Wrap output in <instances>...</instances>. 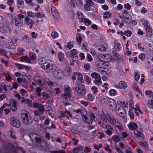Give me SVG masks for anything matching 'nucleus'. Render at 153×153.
<instances>
[{"instance_id": "c9c22d12", "label": "nucleus", "mask_w": 153, "mask_h": 153, "mask_svg": "<svg viewBox=\"0 0 153 153\" xmlns=\"http://www.w3.org/2000/svg\"><path fill=\"white\" fill-rule=\"evenodd\" d=\"M70 57H72L74 56H76L78 52L76 49H72L70 52Z\"/></svg>"}, {"instance_id": "3c124183", "label": "nucleus", "mask_w": 153, "mask_h": 153, "mask_svg": "<svg viewBox=\"0 0 153 153\" xmlns=\"http://www.w3.org/2000/svg\"><path fill=\"white\" fill-rule=\"evenodd\" d=\"M82 38L79 34H77L76 36V41L77 43L80 45L82 41Z\"/></svg>"}, {"instance_id": "79ce46f5", "label": "nucleus", "mask_w": 153, "mask_h": 153, "mask_svg": "<svg viewBox=\"0 0 153 153\" xmlns=\"http://www.w3.org/2000/svg\"><path fill=\"white\" fill-rule=\"evenodd\" d=\"M111 16V13L108 11L105 12L103 13V17L105 19H107L110 18Z\"/></svg>"}, {"instance_id": "7ed1b4c3", "label": "nucleus", "mask_w": 153, "mask_h": 153, "mask_svg": "<svg viewBox=\"0 0 153 153\" xmlns=\"http://www.w3.org/2000/svg\"><path fill=\"white\" fill-rule=\"evenodd\" d=\"M21 117L22 122L25 125H30L33 122L32 117L31 115L28 111L26 110L21 111Z\"/></svg>"}, {"instance_id": "9d476101", "label": "nucleus", "mask_w": 153, "mask_h": 153, "mask_svg": "<svg viewBox=\"0 0 153 153\" xmlns=\"http://www.w3.org/2000/svg\"><path fill=\"white\" fill-rule=\"evenodd\" d=\"M74 89L77 94L82 96L84 95L86 93L85 88L81 84H79L77 86L74 87Z\"/></svg>"}, {"instance_id": "4be33fe9", "label": "nucleus", "mask_w": 153, "mask_h": 153, "mask_svg": "<svg viewBox=\"0 0 153 153\" xmlns=\"http://www.w3.org/2000/svg\"><path fill=\"white\" fill-rule=\"evenodd\" d=\"M134 112L137 116H139L140 114H143V112L140 108V105L139 104L135 105L134 108Z\"/></svg>"}, {"instance_id": "2f4dec72", "label": "nucleus", "mask_w": 153, "mask_h": 153, "mask_svg": "<svg viewBox=\"0 0 153 153\" xmlns=\"http://www.w3.org/2000/svg\"><path fill=\"white\" fill-rule=\"evenodd\" d=\"M83 147L81 146H77L74 148L73 152V153H79L80 152L83 150Z\"/></svg>"}, {"instance_id": "c756f323", "label": "nucleus", "mask_w": 153, "mask_h": 153, "mask_svg": "<svg viewBox=\"0 0 153 153\" xmlns=\"http://www.w3.org/2000/svg\"><path fill=\"white\" fill-rule=\"evenodd\" d=\"M24 3L23 0H17L16 3V7L18 9L23 8Z\"/></svg>"}, {"instance_id": "c85d7f7f", "label": "nucleus", "mask_w": 153, "mask_h": 153, "mask_svg": "<svg viewBox=\"0 0 153 153\" xmlns=\"http://www.w3.org/2000/svg\"><path fill=\"white\" fill-rule=\"evenodd\" d=\"M20 60L21 62L30 63L31 62V60L29 57L26 56H24L20 58Z\"/></svg>"}, {"instance_id": "6ab92c4d", "label": "nucleus", "mask_w": 153, "mask_h": 153, "mask_svg": "<svg viewBox=\"0 0 153 153\" xmlns=\"http://www.w3.org/2000/svg\"><path fill=\"white\" fill-rule=\"evenodd\" d=\"M103 128L106 129L105 133L108 136H111L112 134L113 128L110 125H107L105 127H103Z\"/></svg>"}, {"instance_id": "f257e3e1", "label": "nucleus", "mask_w": 153, "mask_h": 153, "mask_svg": "<svg viewBox=\"0 0 153 153\" xmlns=\"http://www.w3.org/2000/svg\"><path fill=\"white\" fill-rule=\"evenodd\" d=\"M47 72L52 73L53 76L58 79H60L63 78L64 75L62 71L58 68L53 64H52L51 67L50 68V70Z\"/></svg>"}, {"instance_id": "2eb2a0df", "label": "nucleus", "mask_w": 153, "mask_h": 153, "mask_svg": "<svg viewBox=\"0 0 153 153\" xmlns=\"http://www.w3.org/2000/svg\"><path fill=\"white\" fill-rule=\"evenodd\" d=\"M80 113L82 115V118L84 121L90 124L92 123L91 120H90L89 119H88V117L86 115L87 113L85 110L84 109L81 110Z\"/></svg>"}, {"instance_id": "8fccbe9b", "label": "nucleus", "mask_w": 153, "mask_h": 153, "mask_svg": "<svg viewBox=\"0 0 153 153\" xmlns=\"http://www.w3.org/2000/svg\"><path fill=\"white\" fill-rule=\"evenodd\" d=\"M64 55L63 53L59 52L58 54V57L60 61H62L64 58Z\"/></svg>"}, {"instance_id": "6e6d98bb", "label": "nucleus", "mask_w": 153, "mask_h": 153, "mask_svg": "<svg viewBox=\"0 0 153 153\" xmlns=\"http://www.w3.org/2000/svg\"><path fill=\"white\" fill-rule=\"evenodd\" d=\"M146 96L148 97H151L153 96V93L150 90L146 91L145 92Z\"/></svg>"}, {"instance_id": "c03bdc74", "label": "nucleus", "mask_w": 153, "mask_h": 153, "mask_svg": "<svg viewBox=\"0 0 153 153\" xmlns=\"http://www.w3.org/2000/svg\"><path fill=\"white\" fill-rule=\"evenodd\" d=\"M17 51L18 53L16 54V55H22L24 54L25 52V50L22 48H19L17 49Z\"/></svg>"}, {"instance_id": "4d7b16f0", "label": "nucleus", "mask_w": 153, "mask_h": 153, "mask_svg": "<svg viewBox=\"0 0 153 153\" xmlns=\"http://www.w3.org/2000/svg\"><path fill=\"white\" fill-rule=\"evenodd\" d=\"M111 138L114 141L116 142H117L120 140V138L117 136L116 135H113Z\"/></svg>"}, {"instance_id": "f8f14e48", "label": "nucleus", "mask_w": 153, "mask_h": 153, "mask_svg": "<svg viewBox=\"0 0 153 153\" xmlns=\"http://www.w3.org/2000/svg\"><path fill=\"white\" fill-rule=\"evenodd\" d=\"M108 102L109 107L110 109L112 111L117 110L118 106L115 101L112 99L109 98L108 100Z\"/></svg>"}, {"instance_id": "20e7f679", "label": "nucleus", "mask_w": 153, "mask_h": 153, "mask_svg": "<svg viewBox=\"0 0 153 153\" xmlns=\"http://www.w3.org/2000/svg\"><path fill=\"white\" fill-rule=\"evenodd\" d=\"M118 106L116 111L117 114L122 118H124L126 116V111L123 107L126 106L127 103L125 102L118 100L117 102Z\"/></svg>"}, {"instance_id": "09e8293b", "label": "nucleus", "mask_w": 153, "mask_h": 153, "mask_svg": "<svg viewBox=\"0 0 153 153\" xmlns=\"http://www.w3.org/2000/svg\"><path fill=\"white\" fill-rule=\"evenodd\" d=\"M52 38L53 39L57 38L58 37L59 35L57 32L56 31H53L51 33Z\"/></svg>"}, {"instance_id": "9b49d317", "label": "nucleus", "mask_w": 153, "mask_h": 153, "mask_svg": "<svg viewBox=\"0 0 153 153\" xmlns=\"http://www.w3.org/2000/svg\"><path fill=\"white\" fill-rule=\"evenodd\" d=\"M71 78L73 80H75L77 79V80L81 82H82L83 81L82 75L79 72H74L73 75L71 76Z\"/></svg>"}, {"instance_id": "473e14b6", "label": "nucleus", "mask_w": 153, "mask_h": 153, "mask_svg": "<svg viewBox=\"0 0 153 153\" xmlns=\"http://www.w3.org/2000/svg\"><path fill=\"white\" fill-rule=\"evenodd\" d=\"M81 22L83 23L85 25L87 26L90 25L91 24V22L87 18H84L82 21Z\"/></svg>"}, {"instance_id": "4c0bfd02", "label": "nucleus", "mask_w": 153, "mask_h": 153, "mask_svg": "<svg viewBox=\"0 0 153 153\" xmlns=\"http://www.w3.org/2000/svg\"><path fill=\"white\" fill-rule=\"evenodd\" d=\"M93 83L97 85H100L102 83L101 77L98 79H95L93 81Z\"/></svg>"}, {"instance_id": "4468645a", "label": "nucleus", "mask_w": 153, "mask_h": 153, "mask_svg": "<svg viewBox=\"0 0 153 153\" xmlns=\"http://www.w3.org/2000/svg\"><path fill=\"white\" fill-rule=\"evenodd\" d=\"M25 24L26 25L29 26V28L32 29L33 27V25L34 24V21L32 19H30L28 16H26L24 19Z\"/></svg>"}, {"instance_id": "a19ab883", "label": "nucleus", "mask_w": 153, "mask_h": 153, "mask_svg": "<svg viewBox=\"0 0 153 153\" xmlns=\"http://www.w3.org/2000/svg\"><path fill=\"white\" fill-rule=\"evenodd\" d=\"M76 15L78 18V19L79 20L80 22L82 21L84 19L83 13L81 12H78L76 13Z\"/></svg>"}, {"instance_id": "052dcab7", "label": "nucleus", "mask_w": 153, "mask_h": 153, "mask_svg": "<svg viewBox=\"0 0 153 153\" xmlns=\"http://www.w3.org/2000/svg\"><path fill=\"white\" fill-rule=\"evenodd\" d=\"M134 79L136 81H137L139 79L140 76L138 72L135 71L134 73Z\"/></svg>"}, {"instance_id": "603ef678", "label": "nucleus", "mask_w": 153, "mask_h": 153, "mask_svg": "<svg viewBox=\"0 0 153 153\" xmlns=\"http://www.w3.org/2000/svg\"><path fill=\"white\" fill-rule=\"evenodd\" d=\"M42 98L45 100H47L49 99V94L45 92H42Z\"/></svg>"}, {"instance_id": "aec40b11", "label": "nucleus", "mask_w": 153, "mask_h": 153, "mask_svg": "<svg viewBox=\"0 0 153 153\" xmlns=\"http://www.w3.org/2000/svg\"><path fill=\"white\" fill-rule=\"evenodd\" d=\"M13 18L14 20V24L16 26L20 27L23 25V22L19 19L16 16H13Z\"/></svg>"}, {"instance_id": "dca6fc26", "label": "nucleus", "mask_w": 153, "mask_h": 153, "mask_svg": "<svg viewBox=\"0 0 153 153\" xmlns=\"http://www.w3.org/2000/svg\"><path fill=\"white\" fill-rule=\"evenodd\" d=\"M114 87L117 88L125 89L127 87V84L125 81H120L118 84L115 85Z\"/></svg>"}, {"instance_id": "393cba45", "label": "nucleus", "mask_w": 153, "mask_h": 153, "mask_svg": "<svg viewBox=\"0 0 153 153\" xmlns=\"http://www.w3.org/2000/svg\"><path fill=\"white\" fill-rule=\"evenodd\" d=\"M97 65L101 68H106V67L108 66V64L105 62L99 61V63L97 64Z\"/></svg>"}, {"instance_id": "e2e57ef3", "label": "nucleus", "mask_w": 153, "mask_h": 153, "mask_svg": "<svg viewBox=\"0 0 153 153\" xmlns=\"http://www.w3.org/2000/svg\"><path fill=\"white\" fill-rule=\"evenodd\" d=\"M91 89L93 91V94L96 95L98 92L97 88L95 86H93L91 87Z\"/></svg>"}, {"instance_id": "a878e982", "label": "nucleus", "mask_w": 153, "mask_h": 153, "mask_svg": "<svg viewBox=\"0 0 153 153\" xmlns=\"http://www.w3.org/2000/svg\"><path fill=\"white\" fill-rule=\"evenodd\" d=\"M50 123V120L49 119H45L44 122V124L47 126V128L48 129H51V128H55V126L52 123H51V126H48Z\"/></svg>"}, {"instance_id": "f03ea898", "label": "nucleus", "mask_w": 153, "mask_h": 153, "mask_svg": "<svg viewBox=\"0 0 153 153\" xmlns=\"http://www.w3.org/2000/svg\"><path fill=\"white\" fill-rule=\"evenodd\" d=\"M49 61L52 62L51 60H50L46 57H41L38 60L39 64L41 67L46 72L50 70V68L51 67L52 65V64L48 63Z\"/></svg>"}, {"instance_id": "72a5a7b5", "label": "nucleus", "mask_w": 153, "mask_h": 153, "mask_svg": "<svg viewBox=\"0 0 153 153\" xmlns=\"http://www.w3.org/2000/svg\"><path fill=\"white\" fill-rule=\"evenodd\" d=\"M23 98L24 99L21 100V102H24L25 103L27 104L28 106L31 107L32 106L31 100L27 99H24V97Z\"/></svg>"}, {"instance_id": "39448f33", "label": "nucleus", "mask_w": 153, "mask_h": 153, "mask_svg": "<svg viewBox=\"0 0 153 153\" xmlns=\"http://www.w3.org/2000/svg\"><path fill=\"white\" fill-rule=\"evenodd\" d=\"M29 136L32 141L35 140L37 146H41L45 144L42 137L39 134L32 133L29 134Z\"/></svg>"}, {"instance_id": "7c9ffc66", "label": "nucleus", "mask_w": 153, "mask_h": 153, "mask_svg": "<svg viewBox=\"0 0 153 153\" xmlns=\"http://www.w3.org/2000/svg\"><path fill=\"white\" fill-rule=\"evenodd\" d=\"M113 56L115 60L117 62H119L121 61V57L117 52H116L113 53Z\"/></svg>"}, {"instance_id": "bf43d9fd", "label": "nucleus", "mask_w": 153, "mask_h": 153, "mask_svg": "<svg viewBox=\"0 0 153 153\" xmlns=\"http://www.w3.org/2000/svg\"><path fill=\"white\" fill-rule=\"evenodd\" d=\"M119 136L121 138H126L128 136V134L125 132H122L119 134Z\"/></svg>"}, {"instance_id": "f3484780", "label": "nucleus", "mask_w": 153, "mask_h": 153, "mask_svg": "<svg viewBox=\"0 0 153 153\" xmlns=\"http://www.w3.org/2000/svg\"><path fill=\"white\" fill-rule=\"evenodd\" d=\"M114 127L118 135H119L121 131H123L124 130L123 127L119 121L116 124Z\"/></svg>"}, {"instance_id": "6e6552de", "label": "nucleus", "mask_w": 153, "mask_h": 153, "mask_svg": "<svg viewBox=\"0 0 153 153\" xmlns=\"http://www.w3.org/2000/svg\"><path fill=\"white\" fill-rule=\"evenodd\" d=\"M64 89L65 93L62 95V98L65 100H70L71 97V88L68 85H65L64 86Z\"/></svg>"}, {"instance_id": "69168bd1", "label": "nucleus", "mask_w": 153, "mask_h": 153, "mask_svg": "<svg viewBox=\"0 0 153 153\" xmlns=\"http://www.w3.org/2000/svg\"><path fill=\"white\" fill-rule=\"evenodd\" d=\"M36 91L39 97H40L41 94L40 92L42 90L40 87H37L36 88Z\"/></svg>"}, {"instance_id": "5fc2aeb1", "label": "nucleus", "mask_w": 153, "mask_h": 153, "mask_svg": "<svg viewBox=\"0 0 153 153\" xmlns=\"http://www.w3.org/2000/svg\"><path fill=\"white\" fill-rule=\"evenodd\" d=\"M30 58L32 60H35L36 58V54L33 52L30 53L29 55Z\"/></svg>"}, {"instance_id": "423d86ee", "label": "nucleus", "mask_w": 153, "mask_h": 153, "mask_svg": "<svg viewBox=\"0 0 153 153\" xmlns=\"http://www.w3.org/2000/svg\"><path fill=\"white\" fill-rule=\"evenodd\" d=\"M11 25L9 23H4L0 27V31L5 35H10L12 31Z\"/></svg>"}, {"instance_id": "680f3d73", "label": "nucleus", "mask_w": 153, "mask_h": 153, "mask_svg": "<svg viewBox=\"0 0 153 153\" xmlns=\"http://www.w3.org/2000/svg\"><path fill=\"white\" fill-rule=\"evenodd\" d=\"M35 16L38 18H42L44 17L45 15L44 14L39 12L36 13L35 14Z\"/></svg>"}, {"instance_id": "58836bf2", "label": "nucleus", "mask_w": 153, "mask_h": 153, "mask_svg": "<svg viewBox=\"0 0 153 153\" xmlns=\"http://www.w3.org/2000/svg\"><path fill=\"white\" fill-rule=\"evenodd\" d=\"M140 21L141 22L142 24L145 27H147L149 25L148 20H146L145 19H140Z\"/></svg>"}, {"instance_id": "cd10ccee", "label": "nucleus", "mask_w": 153, "mask_h": 153, "mask_svg": "<svg viewBox=\"0 0 153 153\" xmlns=\"http://www.w3.org/2000/svg\"><path fill=\"white\" fill-rule=\"evenodd\" d=\"M23 78H24L25 80H23L21 83L23 87L25 88H27V85H28V82L27 81L28 77L26 75H24L23 76Z\"/></svg>"}, {"instance_id": "a211bd4d", "label": "nucleus", "mask_w": 153, "mask_h": 153, "mask_svg": "<svg viewBox=\"0 0 153 153\" xmlns=\"http://www.w3.org/2000/svg\"><path fill=\"white\" fill-rule=\"evenodd\" d=\"M10 108L13 111H15L17 109V102L14 99H11L10 100Z\"/></svg>"}, {"instance_id": "de8ad7c7", "label": "nucleus", "mask_w": 153, "mask_h": 153, "mask_svg": "<svg viewBox=\"0 0 153 153\" xmlns=\"http://www.w3.org/2000/svg\"><path fill=\"white\" fill-rule=\"evenodd\" d=\"M145 27L147 33L149 34V35H151L152 34V31L151 27L149 26V25Z\"/></svg>"}, {"instance_id": "412c9836", "label": "nucleus", "mask_w": 153, "mask_h": 153, "mask_svg": "<svg viewBox=\"0 0 153 153\" xmlns=\"http://www.w3.org/2000/svg\"><path fill=\"white\" fill-rule=\"evenodd\" d=\"M51 10L52 14L54 17L56 19L57 18L59 17V14L56 8L54 6H52Z\"/></svg>"}, {"instance_id": "0e129e2a", "label": "nucleus", "mask_w": 153, "mask_h": 153, "mask_svg": "<svg viewBox=\"0 0 153 153\" xmlns=\"http://www.w3.org/2000/svg\"><path fill=\"white\" fill-rule=\"evenodd\" d=\"M27 14L28 17L32 18L35 16V13L31 11H28L27 12Z\"/></svg>"}, {"instance_id": "1a4fd4ad", "label": "nucleus", "mask_w": 153, "mask_h": 153, "mask_svg": "<svg viewBox=\"0 0 153 153\" xmlns=\"http://www.w3.org/2000/svg\"><path fill=\"white\" fill-rule=\"evenodd\" d=\"M119 16L128 23H129L131 20V16L126 10H124L122 13L120 14Z\"/></svg>"}, {"instance_id": "37998d69", "label": "nucleus", "mask_w": 153, "mask_h": 153, "mask_svg": "<svg viewBox=\"0 0 153 153\" xmlns=\"http://www.w3.org/2000/svg\"><path fill=\"white\" fill-rule=\"evenodd\" d=\"M91 76L92 78H94L95 79H98L101 77L99 74L95 72L92 73L91 74Z\"/></svg>"}, {"instance_id": "ea45409f", "label": "nucleus", "mask_w": 153, "mask_h": 153, "mask_svg": "<svg viewBox=\"0 0 153 153\" xmlns=\"http://www.w3.org/2000/svg\"><path fill=\"white\" fill-rule=\"evenodd\" d=\"M104 59H105V62L110 61L112 60V56L109 54H103Z\"/></svg>"}, {"instance_id": "b1692460", "label": "nucleus", "mask_w": 153, "mask_h": 153, "mask_svg": "<svg viewBox=\"0 0 153 153\" xmlns=\"http://www.w3.org/2000/svg\"><path fill=\"white\" fill-rule=\"evenodd\" d=\"M129 129L130 130H133L136 129L137 127V124L134 122H130L127 124Z\"/></svg>"}, {"instance_id": "0eeeda50", "label": "nucleus", "mask_w": 153, "mask_h": 153, "mask_svg": "<svg viewBox=\"0 0 153 153\" xmlns=\"http://www.w3.org/2000/svg\"><path fill=\"white\" fill-rule=\"evenodd\" d=\"M102 113L104 115L105 117L111 125L115 126L119 122V121L116 118L113 117H111L105 110H102Z\"/></svg>"}, {"instance_id": "e433bc0d", "label": "nucleus", "mask_w": 153, "mask_h": 153, "mask_svg": "<svg viewBox=\"0 0 153 153\" xmlns=\"http://www.w3.org/2000/svg\"><path fill=\"white\" fill-rule=\"evenodd\" d=\"M107 47V45L104 44L100 46L98 48V50L101 52H105L106 51Z\"/></svg>"}, {"instance_id": "49530a36", "label": "nucleus", "mask_w": 153, "mask_h": 153, "mask_svg": "<svg viewBox=\"0 0 153 153\" xmlns=\"http://www.w3.org/2000/svg\"><path fill=\"white\" fill-rule=\"evenodd\" d=\"M128 114L131 120H132L134 119V114L133 112V110H129Z\"/></svg>"}, {"instance_id": "bb28decb", "label": "nucleus", "mask_w": 153, "mask_h": 153, "mask_svg": "<svg viewBox=\"0 0 153 153\" xmlns=\"http://www.w3.org/2000/svg\"><path fill=\"white\" fill-rule=\"evenodd\" d=\"M134 133L137 137H141L143 135L142 130L141 129L135 130Z\"/></svg>"}, {"instance_id": "ddd939ff", "label": "nucleus", "mask_w": 153, "mask_h": 153, "mask_svg": "<svg viewBox=\"0 0 153 153\" xmlns=\"http://www.w3.org/2000/svg\"><path fill=\"white\" fill-rule=\"evenodd\" d=\"M10 123L13 126L16 128H19L21 126L20 122L17 118L12 117L10 118Z\"/></svg>"}, {"instance_id": "5701e85b", "label": "nucleus", "mask_w": 153, "mask_h": 153, "mask_svg": "<svg viewBox=\"0 0 153 153\" xmlns=\"http://www.w3.org/2000/svg\"><path fill=\"white\" fill-rule=\"evenodd\" d=\"M34 81L39 85L43 83L44 80L39 76H36L34 78Z\"/></svg>"}, {"instance_id": "f704fd0d", "label": "nucleus", "mask_w": 153, "mask_h": 153, "mask_svg": "<svg viewBox=\"0 0 153 153\" xmlns=\"http://www.w3.org/2000/svg\"><path fill=\"white\" fill-rule=\"evenodd\" d=\"M7 134L8 136L10 137L13 138L14 139H16V133L13 131L12 130H10L8 132Z\"/></svg>"}, {"instance_id": "864d4df0", "label": "nucleus", "mask_w": 153, "mask_h": 153, "mask_svg": "<svg viewBox=\"0 0 153 153\" xmlns=\"http://www.w3.org/2000/svg\"><path fill=\"white\" fill-rule=\"evenodd\" d=\"M89 114L91 120H91L92 122L93 121H96V117L93 112L91 111L89 113Z\"/></svg>"}, {"instance_id": "338daca9", "label": "nucleus", "mask_w": 153, "mask_h": 153, "mask_svg": "<svg viewBox=\"0 0 153 153\" xmlns=\"http://www.w3.org/2000/svg\"><path fill=\"white\" fill-rule=\"evenodd\" d=\"M98 115L100 118L102 120L105 122H107V120L105 119V117H104L103 115L102 114V113L101 112H99L98 113Z\"/></svg>"}, {"instance_id": "a18cd8bd", "label": "nucleus", "mask_w": 153, "mask_h": 153, "mask_svg": "<svg viewBox=\"0 0 153 153\" xmlns=\"http://www.w3.org/2000/svg\"><path fill=\"white\" fill-rule=\"evenodd\" d=\"M72 58L71 59V64L72 65H74L75 64H77L78 58L77 56H74L71 57Z\"/></svg>"}, {"instance_id": "774afa93", "label": "nucleus", "mask_w": 153, "mask_h": 153, "mask_svg": "<svg viewBox=\"0 0 153 153\" xmlns=\"http://www.w3.org/2000/svg\"><path fill=\"white\" fill-rule=\"evenodd\" d=\"M116 94V91L114 89H111L109 91V94L111 96H114Z\"/></svg>"}, {"instance_id": "13d9d810", "label": "nucleus", "mask_w": 153, "mask_h": 153, "mask_svg": "<svg viewBox=\"0 0 153 153\" xmlns=\"http://www.w3.org/2000/svg\"><path fill=\"white\" fill-rule=\"evenodd\" d=\"M26 3L30 6L33 7L35 5V3L33 2V0H25Z\"/></svg>"}]
</instances>
